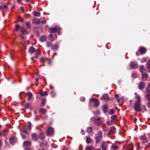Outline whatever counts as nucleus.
<instances>
[{"instance_id":"nucleus-1","label":"nucleus","mask_w":150,"mask_h":150,"mask_svg":"<svg viewBox=\"0 0 150 150\" xmlns=\"http://www.w3.org/2000/svg\"><path fill=\"white\" fill-rule=\"evenodd\" d=\"M103 134L101 132H98L97 134H96V136L95 137L96 142L97 143L100 142L102 139Z\"/></svg>"},{"instance_id":"nucleus-2","label":"nucleus","mask_w":150,"mask_h":150,"mask_svg":"<svg viewBox=\"0 0 150 150\" xmlns=\"http://www.w3.org/2000/svg\"><path fill=\"white\" fill-rule=\"evenodd\" d=\"M93 121L95 125L96 126L100 125L103 122L101 118L100 117H94L93 120Z\"/></svg>"},{"instance_id":"nucleus-3","label":"nucleus","mask_w":150,"mask_h":150,"mask_svg":"<svg viewBox=\"0 0 150 150\" xmlns=\"http://www.w3.org/2000/svg\"><path fill=\"white\" fill-rule=\"evenodd\" d=\"M134 108L136 112H139L141 111V103L139 102H135Z\"/></svg>"},{"instance_id":"nucleus-4","label":"nucleus","mask_w":150,"mask_h":150,"mask_svg":"<svg viewBox=\"0 0 150 150\" xmlns=\"http://www.w3.org/2000/svg\"><path fill=\"white\" fill-rule=\"evenodd\" d=\"M54 133L53 128L51 127H49L47 129L46 134L48 136L52 137Z\"/></svg>"},{"instance_id":"nucleus-5","label":"nucleus","mask_w":150,"mask_h":150,"mask_svg":"<svg viewBox=\"0 0 150 150\" xmlns=\"http://www.w3.org/2000/svg\"><path fill=\"white\" fill-rule=\"evenodd\" d=\"M90 103H93L94 104V107L98 106L99 105V102L98 100L96 98H92L90 99L89 101Z\"/></svg>"},{"instance_id":"nucleus-6","label":"nucleus","mask_w":150,"mask_h":150,"mask_svg":"<svg viewBox=\"0 0 150 150\" xmlns=\"http://www.w3.org/2000/svg\"><path fill=\"white\" fill-rule=\"evenodd\" d=\"M60 30V28L57 26H55V27L50 28L49 29V31L50 33H55L57 32H59ZM59 32L58 34H59Z\"/></svg>"},{"instance_id":"nucleus-7","label":"nucleus","mask_w":150,"mask_h":150,"mask_svg":"<svg viewBox=\"0 0 150 150\" xmlns=\"http://www.w3.org/2000/svg\"><path fill=\"white\" fill-rule=\"evenodd\" d=\"M108 145L105 142H103L100 145V147L102 148V150H107Z\"/></svg>"},{"instance_id":"nucleus-8","label":"nucleus","mask_w":150,"mask_h":150,"mask_svg":"<svg viewBox=\"0 0 150 150\" xmlns=\"http://www.w3.org/2000/svg\"><path fill=\"white\" fill-rule=\"evenodd\" d=\"M101 99L103 100L108 101L110 100L109 96L107 94H104L101 97Z\"/></svg>"},{"instance_id":"nucleus-9","label":"nucleus","mask_w":150,"mask_h":150,"mask_svg":"<svg viewBox=\"0 0 150 150\" xmlns=\"http://www.w3.org/2000/svg\"><path fill=\"white\" fill-rule=\"evenodd\" d=\"M57 38V35L55 34L53 35L50 34L48 36L49 39L52 41H53L54 40L56 39Z\"/></svg>"},{"instance_id":"nucleus-10","label":"nucleus","mask_w":150,"mask_h":150,"mask_svg":"<svg viewBox=\"0 0 150 150\" xmlns=\"http://www.w3.org/2000/svg\"><path fill=\"white\" fill-rule=\"evenodd\" d=\"M148 77V75L145 73H143L142 74V80H146Z\"/></svg>"},{"instance_id":"nucleus-11","label":"nucleus","mask_w":150,"mask_h":150,"mask_svg":"<svg viewBox=\"0 0 150 150\" xmlns=\"http://www.w3.org/2000/svg\"><path fill=\"white\" fill-rule=\"evenodd\" d=\"M102 109L103 112L106 113L108 110V106L106 104L102 106Z\"/></svg>"},{"instance_id":"nucleus-12","label":"nucleus","mask_w":150,"mask_h":150,"mask_svg":"<svg viewBox=\"0 0 150 150\" xmlns=\"http://www.w3.org/2000/svg\"><path fill=\"white\" fill-rule=\"evenodd\" d=\"M140 53L142 54H144L146 52V49L144 47H142L139 49Z\"/></svg>"},{"instance_id":"nucleus-13","label":"nucleus","mask_w":150,"mask_h":150,"mask_svg":"<svg viewBox=\"0 0 150 150\" xmlns=\"http://www.w3.org/2000/svg\"><path fill=\"white\" fill-rule=\"evenodd\" d=\"M145 87V83L144 82H141L139 83V88L140 90H142Z\"/></svg>"},{"instance_id":"nucleus-14","label":"nucleus","mask_w":150,"mask_h":150,"mask_svg":"<svg viewBox=\"0 0 150 150\" xmlns=\"http://www.w3.org/2000/svg\"><path fill=\"white\" fill-rule=\"evenodd\" d=\"M31 137L34 140L36 141L38 139V137L37 134L34 133L31 135Z\"/></svg>"},{"instance_id":"nucleus-15","label":"nucleus","mask_w":150,"mask_h":150,"mask_svg":"<svg viewBox=\"0 0 150 150\" xmlns=\"http://www.w3.org/2000/svg\"><path fill=\"white\" fill-rule=\"evenodd\" d=\"M140 138L142 140V142L143 143H146L147 142L146 137L144 136H141Z\"/></svg>"},{"instance_id":"nucleus-16","label":"nucleus","mask_w":150,"mask_h":150,"mask_svg":"<svg viewBox=\"0 0 150 150\" xmlns=\"http://www.w3.org/2000/svg\"><path fill=\"white\" fill-rule=\"evenodd\" d=\"M137 65V63L135 62H131L130 63V66L132 68H135Z\"/></svg>"},{"instance_id":"nucleus-17","label":"nucleus","mask_w":150,"mask_h":150,"mask_svg":"<svg viewBox=\"0 0 150 150\" xmlns=\"http://www.w3.org/2000/svg\"><path fill=\"white\" fill-rule=\"evenodd\" d=\"M145 70V69L144 65H142L139 67V71L142 73V74L144 73Z\"/></svg>"},{"instance_id":"nucleus-18","label":"nucleus","mask_w":150,"mask_h":150,"mask_svg":"<svg viewBox=\"0 0 150 150\" xmlns=\"http://www.w3.org/2000/svg\"><path fill=\"white\" fill-rule=\"evenodd\" d=\"M36 50L33 47L31 46L29 48V51L30 53L33 54L35 52Z\"/></svg>"},{"instance_id":"nucleus-19","label":"nucleus","mask_w":150,"mask_h":150,"mask_svg":"<svg viewBox=\"0 0 150 150\" xmlns=\"http://www.w3.org/2000/svg\"><path fill=\"white\" fill-rule=\"evenodd\" d=\"M23 144L24 146L27 147H30L31 145V143L28 141H24Z\"/></svg>"},{"instance_id":"nucleus-20","label":"nucleus","mask_w":150,"mask_h":150,"mask_svg":"<svg viewBox=\"0 0 150 150\" xmlns=\"http://www.w3.org/2000/svg\"><path fill=\"white\" fill-rule=\"evenodd\" d=\"M33 23L34 24H40L39 19L34 18L33 20Z\"/></svg>"},{"instance_id":"nucleus-21","label":"nucleus","mask_w":150,"mask_h":150,"mask_svg":"<svg viewBox=\"0 0 150 150\" xmlns=\"http://www.w3.org/2000/svg\"><path fill=\"white\" fill-rule=\"evenodd\" d=\"M9 141L10 143H12L13 142L16 141V139L15 137L12 136L10 138H9Z\"/></svg>"},{"instance_id":"nucleus-22","label":"nucleus","mask_w":150,"mask_h":150,"mask_svg":"<svg viewBox=\"0 0 150 150\" xmlns=\"http://www.w3.org/2000/svg\"><path fill=\"white\" fill-rule=\"evenodd\" d=\"M146 67L148 71H150V59H149L147 61L146 63Z\"/></svg>"},{"instance_id":"nucleus-23","label":"nucleus","mask_w":150,"mask_h":150,"mask_svg":"<svg viewBox=\"0 0 150 150\" xmlns=\"http://www.w3.org/2000/svg\"><path fill=\"white\" fill-rule=\"evenodd\" d=\"M40 24L41 23L42 24H45L46 23V21L43 18H41L39 19Z\"/></svg>"},{"instance_id":"nucleus-24","label":"nucleus","mask_w":150,"mask_h":150,"mask_svg":"<svg viewBox=\"0 0 150 150\" xmlns=\"http://www.w3.org/2000/svg\"><path fill=\"white\" fill-rule=\"evenodd\" d=\"M35 55L34 57L37 58L38 55L41 54L39 50L38 49H37L35 50Z\"/></svg>"},{"instance_id":"nucleus-25","label":"nucleus","mask_w":150,"mask_h":150,"mask_svg":"<svg viewBox=\"0 0 150 150\" xmlns=\"http://www.w3.org/2000/svg\"><path fill=\"white\" fill-rule=\"evenodd\" d=\"M111 147L114 150H118L119 149V146L114 144H112Z\"/></svg>"},{"instance_id":"nucleus-26","label":"nucleus","mask_w":150,"mask_h":150,"mask_svg":"<svg viewBox=\"0 0 150 150\" xmlns=\"http://www.w3.org/2000/svg\"><path fill=\"white\" fill-rule=\"evenodd\" d=\"M39 111L42 114H44L47 112V110L45 108H40Z\"/></svg>"},{"instance_id":"nucleus-27","label":"nucleus","mask_w":150,"mask_h":150,"mask_svg":"<svg viewBox=\"0 0 150 150\" xmlns=\"http://www.w3.org/2000/svg\"><path fill=\"white\" fill-rule=\"evenodd\" d=\"M46 100V98H45L42 99V102L40 104V106H45V103H46V102H45Z\"/></svg>"},{"instance_id":"nucleus-28","label":"nucleus","mask_w":150,"mask_h":150,"mask_svg":"<svg viewBox=\"0 0 150 150\" xmlns=\"http://www.w3.org/2000/svg\"><path fill=\"white\" fill-rule=\"evenodd\" d=\"M47 37L45 36H42L40 38V41L41 42H43L46 40Z\"/></svg>"},{"instance_id":"nucleus-29","label":"nucleus","mask_w":150,"mask_h":150,"mask_svg":"<svg viewBox=\"0 0 150 150\" xmlns=\"http://www.w3.org/2000/svg\"><path fill=\"white\" fill-rule=\"evenodd\" d=\"M3 8L5 9L6 10L8 9V7L6 5H0V9H2Z\"/></svg>"},{"instance_id":"nucleus-30","label":"nucleus","mask_w":150,"mask_h":150,"mask_svg":"<svg viewBox=\"0 0 150 150\" xmlns=\"http://www.w3.org/2000/svg\"><path fill=\"white\" fill-rule=\"evenodd\" d=\"M38 136V137L40 139H42L45 137L43 133L42 132H41V133H40L39 134Z\"/></svg>"},{"instance_id":"nucleus-31","label":"nucleus","mask_w":150,"mask_h":150,"mask_svg":"<svg viewBox=\"0 0 150 150\" xmlns=\"http://www.w3.org/2000/svg\"><path fill=\"white\" fill-rule=\"evenodd\" d=\"M21 31L23 34H27V31L26 29L24 28H21Z\"/></svg>"},{"instance_id":"nucleus-32","label":"nucleus","mask_w":150,"mask_h":150,"mask_svg":"<svg viewBox=\"0 0 150 150\" xmlns=\"http://www.w3.org/2000/svg\"><path fill=\"white\" fill-rule=\"evenodd\" d=\"M91 142V139L90 138L87 137L86 138V142L87 144L90 143Z\"/></svg>"},{"instance_id":"nucleus-33","label":"nucleus","mask_w":150,"mask_h":150,"mask_svg":"<svg viewBox=\"0 0 150 150\" xmlns=\"http://www.w3.org/2000/svg\"><path fill=\"white\" fill-rule=\"evenodd\" d=\"M27 95V96L28 97V100H30L32 97V94L30 93H28L26 94Z\"/></svg>"},{"instance_id":"nucleus-34","label":"nucleus","mask_w":150,"mask_h":150,"mask_svg":"<svg viewBox=\"0 0 150 150\" xmlns=\"http://www.w3.org/2000/svg\"><path fill=\"white\" fill-rule=\"evenodd\" d=\"M48 93H47L46 91H44V92H42L40 93V96H47L48 95Z\"/></svg>"},{"instance_id":"nucleus-35","label":"nucleus","mask_w":150,"mask_h":150,"mask_svg":"<svg viewBox=\"0 0 150 150\" xmlns=\"http://www.w3.org/2000/svg\"><path fill=\"white\" fill-rule=\"evenodd\" d=\"M33 14L35 16H40V13L38 12H35L33 13Z\"/></svg>"},{"instance_id":"nucleus-36","label":"nucleus","mask_w":150,"mask_h":150,"mask_svg":"<svg viewBox=\"0 0 150 150\" xmlns=\"http://www.w3.org/2000/svg\"><path fill=\"white\" fill-rule=\"evenodd\" d=\"M135 98L137 100V101L136 102H139V103H141V100L139 96V95H137Z\"/></svg>"},{"instance_id":"nucleus-37","label":"nucleus","mask_w":150,"mask_h":150,"mask_svg":"<svg viewBox=\"0 0 150 150\" xmlns=\"http://www.w3.org/2000/svg\"><path fill=\"white\" fill-rule=\"evenodd\" d=\"M58 47V46L56 45H54L52 46V48L53 50H57Z\"/></svg>"},{"instance_id":"nucleus-38","label":"nucleus","mask_w":150,"mask_h":150,"mask_svg":"<svg viewBox=\"0 0 150 150\" xmlns=\"http://www.w3.org/2000/svg\"><path fill=\"white\" fill-rule=\"evenodd\" d=\"M115 112V111L114 109L110 110L109 112V113L110 115H112Z\"/></svg>"},{"instance_id":"nucleus-39","label":"nucleus","mask_w":150,"mask_h":150,"mask_svg":"<svg viewBox=\"0 0 150 150\" xmlns=\"http://www.w3.org/2000/svg\"><path fill=\"white\" fill-rule=\"evenodd\" d=\"M92 131V128L91 127H88L87 129V132L88 133H90Z\"/></svg>"},{"instance_id":"nucleus-40","label":"nucleus","mask_w":150,"mask_h":150,"mask_svg":"<svg viewBox=\"0 0 150 150\" xmlns=\"http://www.w3.org/2000/svg\"><path fill=\"white\" fill-rule=\"evenodd\" d=\"M26 26L27 28H31L30 23L29 22H27L25 23Z\"/></svg>"},{"instance_id":"nucleus-41","label":"nucleus","mask_w":150,"mask_h":150,"mask_svg":"<svg viewBox=\"0 0 150 150\" xmlns=\"http://www.w3.org/2000/svg\"><path fill=\"white\" fill-rule=\"evenodd\" d=\"M47 59V58L42 57L40 59V62L42 63L44 62Z\"/></svg>"},{"instance_id":"nucleus-42","label":"nucleus","mask_w":150,"mask_h":150,"mask_svg":"<svg viewBox=\"0 0 150 150\" xmlns=\"http://www.w3.org/2000/svg\"><path fill=\"white\" fill-rule=\"evenodd\" d=\"M31 124L30 122H28L27 128L29 130H30L31 129Z\"/></svg>"},{"instance_id":"nucleus-43","label":"nucleus","mask_w":150,"mask_h":150,"mask_svg":"<svg viewBox=\"0 0 150 150\" xmlns=\"http://www.w3.org/2000/svg\"><path fill=\"white\" fill-rule=\"evenodd\" d=\"M50 94H51V96L52 97H55L56 95V94L53 91H52L51 92Z\"/></svg>"},{"instance_id":"nucleus-44","label":"nucleus","mask_w":150,"mask_h":150,"mask_svg":"<svg viewBox=\"0 0 150 150\" xmlns=\"http://www.w3.org/2000/svg\"><path fill=\"white\" fill-rule=\"evenodd\" d=\"M141 110H143V111H146V106L145 105H142L141 107Z\"/></svg>"},{"instance_id":"nucleus-45","label":"nucleus","mask_w":150,"mask_h":150,"mask_svg":"<svg viewBox=\"0 0 150 150\" xmlns=\"http://www.w3.org/2000/svg\"><path fill=\"white\" fill-rule=\"evenodd\" d=\"M94 113L96 115H98L100 114V113L98 110H97L96 111L94 112Z\"/></svg>"},{"instance_id":"nucleus-46","label":"nucleus","mask_w":150,"mask_h":150,"mask_svg":"<svg viewBox=\"0 0 150 150\" xmlns=\"http://www.w3.org/2000/svg\"><path fill=\"white\" fill-rule=\"evenodd\" d=\"M18 21L21 22L23 23L24 21V20L23 18H22L21 17H18Z\"/></svg>"},{"instance_id":"nucleus-47","label":"nucleus","mask_w":150,"mask_h":150,"mask_svg":"<svg viewBox=\"0 0 150 150\" xmlns=\"http://www.w3.org/2000/svg\"><path fill=\"white\" fill-rule=\"evenodd\" d=\"M52 42H48L47 43V47H52Z\"/></svg>"},{"instance_id":"nucleus-48","label":"nucleus","mask_w":150,"mask_h":150,"mask_svg":"<svg viewBox=\"0 0 150 150\" xmlns=\"http://www.w3.org/2000/svg\"><path fill=\"white\" fill-rule=\"evenodd\" d=\"M20 26L19 25H15V30L16 31H17L20 28Z\"/></svg>"},{"instance_id":"nucleus-49","label":"nucleus","mask_w":150,"mask_h":150,"mask_svg":"<svg viewBox=\"0 0 150 150\" xmlns=\"http://www.w3.org/2000/svg\"><path fill=\"white\" fill-rule=\"evenodd\" d=\"M114 129H112L109 131L108 134H112L114 133Z\"/></svg>"},{"instance_id":"nucleus-50","label":"nucleus","mask_w":150,"mask_h":150,"mask_svg":"<svg viewBox=\"0 0 150 150\" xmlns=\"http://www.w3.org/2000/svg\"><path fill=\"white\" fill-rule=\"evenodd\" d=\"M146 58H142L141 60V62L142 63H144L146 62Z\"/></svg>"},{"instance_id":"nucleus-51","label":"nucleus","mask_w":150,"mask_h":150,"mask_svg":"<svg viewBox=\"0 0 150 150\" xmlns=\"http://www.w3.org/2000/svg\"><path fill=\"white\" fill-rule=\"evenodd\" d=\"M30 105V103H28L26 104L25 106V109L28 108L29 107Z\"/></svg>"},{"instance_id":"nucleus-52","label":"nucleus","mask_w":150,"mask_h":150,"mask_svg":"<svg viewBox=\"0 0 150 150\" xmlns=\"http://www.w3.org/2000/svg\"><path fill=\"white\" fill-rule=\"evenodd\" d=\"M117 115H114L112 116L111 117V118L112 120H114V119H116L117 118Z\"/></svg>"},{"instance_id":"nucleus-53","label":"nucleus","mask_w":150,"mask_h":150,"mask_svg":"<svg viewBox=\"0 0 150 150\" xmlns=\"http://www.w3.org/2000/svg\"><path fill=\"white\" fill-rule=\"evenodd\" d=\"M81 100L82 102H84L85 100V98L84 97H81Z\"/></svg>"},{"instance_id":"nucleus-54","label":"nucleus","mask_w":150,"mask_h":150,"mask_svg":"<svg viewBox=\"0 0 150 150\" xmlns=\"http://www.w3.org/2000/svg\"><path fill=\"white\" fill-rule=\"evenodd\" d=\"M147 100L149 101H150V96L149 95V94H147Z\"/></svg>"},{"instance_id":"nucleus-55","label":"nucleus","mask_w":150,"mask_h":150,"mask_svg":"<svg viewBox=\"0 0 150 150\" xmlns=\"http://www.w3.org/2000/svg\"><path fill=\"white\" fill-rule=\"evenodd\" d=\"M23 132L25 134H27L28 133V132L27 130L26 129H23Z\"/></svg>"},{"instance_id":"nucleus-56","label":"nucleus","mask_w":150,"mask_h":150,"mask_svg":"<svg viewBox=\"0 0 150 150\" xmlns=\"http://www.w3.org/2000/svg\"><path fill=\"white\" fill-rule=\"evenodd\" d=\"M127 150H133V149L132 147L131 146L130 147L128 148L127 149Z\"/></svg>"},{"instance_id":"nucleus-57","label":"nucleus","mask_w":150,"mask_h":150,"mask_svg":"<svg viewBox=\"0 0 150 150\" xmlns=\"http://www.w3.org/2000/svg\"><path fill=\"white\" fill-rule=\"evenodd\" d=\"M21 137L23 139H25L26 138V136L24 135H21Z\"/></svg>"},{"instance_id":"nucleus-58","label":"nucleus","mask_w":150,"mask_h":150,"mask_svg":"<svg viewBox=\"0 0 150 150\" xmlns=\"http://www.w3.org/2000/svg\"><path fill=\"white\" fill-rule=\"evenodd\" d=\"M3 132H4L3 134L4 135H6L7 134V132L5 130L3 131Z\"/></svg>"},{"instance_id":"nucleus-59","label":"nucleus","mask_w":150,"mask_h":150,"mask_svg":"<svg viewBox=\"0 0 150 150\" xmlns=\"http://www.w3.org/2000/svg\"><path fill=\"white\" fill-rule=\"evenodd\" d=\"M23 0H17V1L19 3H21Z\"/></svg>"},{"instance_id":"nucleus-60","label":"nucleus","mask_w":150,"mask_h":150,"mask_svg":"<svg viewBox=\"0 0 150 150\" xmlns=\"http://www.w3.org/2000/svg\"><path fill=\"white\" fill-rule=\"evenodd\" d=\"M115 98L116 99H118L119 98V96H118V95H116L115 96Z\"/></svg>"},{"instance_id":"nucleus-61","label":"nucleus","mask_w":150,"mask_h":150,"mask_svg":"<svg viewBox=\"0 0 150 150\" xmlns=\"http://www.w3.org/2000/svg\"><path fill=\"white\" fill-rule=\"evenodd\" d=\"M147 106L148 107H150V101H149L147 103Z\"/></svg>"},{"instance_id":"nucleus-62","label":"nucleus","mask_w":150,"mask_h":150,"mask_svg":"<svg viewBox=\"0 0 150 150\" xmlns=\"http://www.w3.org/2000/svg\"><path fill=\"white\" fill-rule=\"evenodd\" d=\"M50 88L51 89H52L53 88V87L51 85H50Z\"/></svg>"},{"instance_id":"nucleus-63","label":"nucleus","mask_w":150,"mask_h":150,"mask_svg":"<svg viewBox=\"0 0 150 150\" xmlns=\"http://www.w3.org/2000/svg\"><path fill=\"white\" fill-rule=\"evenodd\" d=\"M81 133L82 134H85V132L83 130H82L81 131Z\"/></svg>"},{"instance_id":"nucleus-64","label":"nucleus","mask_w":150,"mask_h":150,"mask_svg":"<svg viewBox=\"0 0 150 150\" xmlns=\"http://www.w3.org/2000/svg\"><path fill=\"white\" fill-rule=\"evenodd\" d=\"M34 120L36 121L38 120V118L37 117H36L34 119Z\"/></svg>"}]
</instances>
